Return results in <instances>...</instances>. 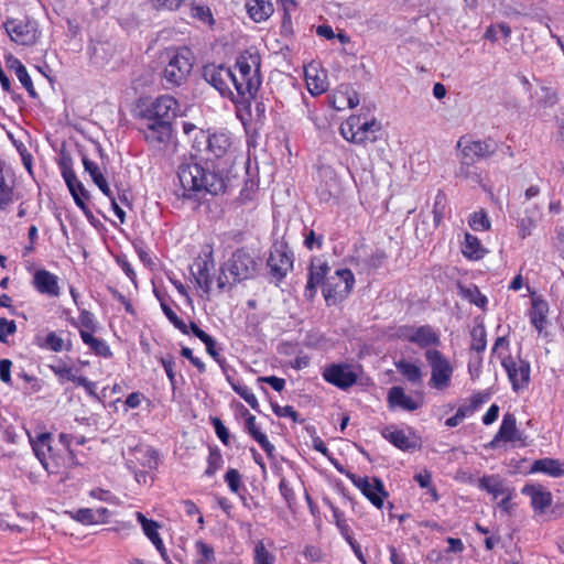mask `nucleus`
Returning a JSON list of instances; mask_svg holds the SVG:
<instances>
[{"label":"nucleus","instance_id":"1","mask_svg":"<svg viewBox=\"0 0 564 564\" xmlns=\"http://www.w3.org/2000/svg\"><path fill=\"white\" fill-rule=\"evenodd\" d=\"M177 176L184 197L191 198L198 193L217 195L225 189V175L216 169L210 171L197 162L181 164Z\"/></svg>","mask_w":564,"mask_h":564},{"label":"nucleus","instance_id":"2","mask_svg":"<svg viewBox=\"0 0 564 564\" xmlns=\"http://www.w3.org/2000/svg\"><path fill=\"white\" fill-rule=\"evenodd\" d=\"M260 62V55L251 51L237 57L231 80L237 104L249 102L256 97L262 82Z\"/></svg>","mask_w":564,"mask_h":564},{"label":"nucleus","instance_id":"3","mask_svg":"<svg viewBox=\"0 0 564 564\" xmlns=\"http://www.w3.org/2000/svg\"><path fill=\"white\" fill-rule=\"evenodd\" d=\"M198 133L199 137L196 135L194 139V148L197 151L205 150L207 162L226 176L235 163L230 134L226 131L207 133L204 130H199Z\"/></svg>","mask_w":564,"mask_h":564},{"label":"nucleus","instance_id":"4","mask_svg":"<svg viewBox=\"0 0 564 564\" xmlns=\"http://www.w3.org/2000/svg\"><path fill=\"white\" fill-rule=\"evenodd\" d=\"M492 355L500 361L516 392L528 388L530 382V364L509 355V341L505 337H498L492 347Z\"/></svg>","mask_w":564,"mask_h":564},{"label":"nucleus","instance_id":"5","mask_svg":"<svg viewBox=\"0 0 564 564\" xmlns=\"http://www.w3.org/2000/svg\"><path fill=\"white\" fill-rule=\"evenodd\" d=\"M28 437L36 458L47 473L58 474L70 464L73 453L67 451L66 454H61L54 451L51 433H39L36 436L28 433Z\"/></svg>","mask_w":564,"mask_h":564},{"label":"nucleus","instance_id":"6","mask_svg":"<svg viewBox=\"0 0 564 564\" xmlns=\"http://www.w3.org/2000/svg\"><path fill=\"white\" fill-rule=\"evenodd\" d=\"M194 54L187 47H178L166 52V65L163 70V78L169 87L183 85L192 73Z\"/></svg>","mask_w":564,"mask_h":564},{"label":"nucleus","instance_id":"7","mask_svg":"<svg viewBox=\"0 0 564 564\" xmlns=\"http://www.w3.org/2000/svg\"><path fill=\"white\" fill-rule=\"evenodd\" d=\"M424 356L431 368L430 387L437 391L447 390L452 384L454 366L437 349H427Z\"/></svg>","mask_w":564,"mask_h":564},{"label":"nucleus","instance_id":"8","mask_svg":"<svg viewBox=\"0 0 564 564\" xmlns=\"http://www.w3.org/2000/svg\"><path fill=\"white\" fill-rule=\"evenodd\" d=\"M380 124L376 119L362 120L360 116H350L340 124V134L352 143L373 141Z\"/></svg>","mask_w":564,"mask_h":564},{"label":"nucleus","instance_id":"9","mask_svg":"<svg viewBox=\"0 0 564 564\" xmlns=\"http://www.w3.org/2000/svg\"><path fill=\"white\" fill-rule=\"evenodd\" d=\"M355 284V278L350 270L340 269L330 275L323 284V295L328 305H335L346 299Z\"/></svg>","mask_w":564,"mask_h":564},{"label":"nucleus","instance_id":"10","mask_svg":"<svg viewBox=\"0 0 564 564\" xmlns=\"http://www.w3.org/2000/svg\"><path fill=\"white\" fill-rule=\"evenodd\" d=\"M3 28L17 45L34 46L41 37L37 22L31 19H8Z\"/></svg>","mask_w":564,"mask_h":564},{"label":"nucleus","instance_id":"11","mask_svg":"<svg viewBox=\"0 0 564 564\" xmlns=\"http://www.w3.org/2000/svg\"><path fill=\"white\" fill-rule=\"evenodd\" d=\"M204 79L210 84L219 94L237 104L232 89V69L224 65L207 64L203 69Z\"/></svg>","mask_w":564,"mask_h":564},{"label":"nucleus","instance_id":"12","mask_svg":"<svg viewBox=\"0 0 564 564\" xmlns=\"http://www.w3.org/2000/svg\"><path fill=\"white\" fill-rule=\"evenodd\" d=\"M458 156L462 164L469 165L490 156L495 148L489 141L474 140L471 137L463 135L457 141Z\"/></svg>","mask_w":564,"mask_h":564},{"label":"nucleus","instance_id":"13","mask_svg":"<svg viewBox=\"0 0 564 564\" xmlns=\"http://www.w3.org/2000/svg\"><path fill=\"white\" fill-rule=\"evenodd\" d=\"M500 442L511 443L513 446L518 447L528 445L527 436L523 432L518 430L517 420L512 413H506L503 415L500 427L488 446L495 448Z\"/></svg>","mask_w":564,"mask_h":564},{"label":"nucleus","instance_id":"14","mask_svg":"<svg viewBox=\"0 0 564 564\" xmlns=\"http://www.w3.org/2000/svg\"><path fill=\"white\" fill-rule=\"evenodd\" d=\"M258 263L250 252L239 249L226 263V271L238 281L247 280L256 274Z\"/></svg>","mask_w":564,"mask_h":564},{"label":"nucleus","instance_id":"15","mask_svg":"<svg viewBox=\"0 0 564 564\" xmlns=\"http://www.w3.org/2000/svg\"><path fill=\"white\" fill-rule=\"evenodd\" d=\"M322 377L326 382L346 390L357 382L358 371L348 364H332L323 369Z\"/></svg>","mask_w":564,"mask_h":564},{"label":"nucleus","instance_id":"16","mask_svg":"<svg viewBox=\"0 0 564 564\" xmlns=\"http://www.w3.org/2000/svg\"><path fill=\"white\" fill-rule=\"evenodd\" d=\"M348 478L375 507L378 509L383 507V500L388 494L379 478L361 477L355 474H349Z\"/></svg>","mask_w":564,"mask_h":564},{"label":"nucleus","instance_id":"17","mask_svg":"<svg viewBox=\"0 0 564 564\" xmlns=\"http://www.w3.org/2000/svg\"><path fill=\"white\" fill-rule=\"evenodd\" d=\"M398 336L399 338L413 343L421 348H425L426 350L432 349L431 347L438 346L441 343L438 334L429 325L420 327H400Z\"/></svg>","mask_w":564,"mask_h":564},{"label":"nucleus","instance_id":"18","mask_svg":"<svg viewBox=\"0 0 564 564\" xmlns=\"http://www.w3.org/2000/svg\"><path fill=\"white\" fill-rule=\"evenodd\" d=\"M270 273L281 281L293 268V253L284 243H274L268 259Z\"/></svg>","mask_w":564,"mask_h":564},{"label":"nucleus","instance_id":"19","mask_svg":"<svg viewBox=\"0 0 564 564\" xmlns=\"http://www.w3.org/2000/svg\"><path fill=\"white\" fill-rule=\"evenodd\" d=\"M178 111L177 100L169 95L158 97L145 110L141 118H152L156 121L172 122Z\"/></svg>","mask_w":564,"mask_h":564},{"label":"nucleus","instance_id":"20","mask_svg":"<svg viewBox=\"0 0 564 564\" xmlns=\"http://www.w3.org/2000/svg\"><path fill=\"white\" fill-rule=\"evenodd\" d=\"M144 140L152 147H161L169 142L172 135V126L165 121H156L152 118H142L140 128Z\"/></svg>","mask_w":564,"mask_h":564},{"label":"nucleus","instance_id":"21","mask_svg":"<svg viewBox=\"0 0 564 564\" xmlns=\"http://www.w3.org/2000/svg\"><path fill=\"white\" fill-rule=\"evenodd\" d=\"M304 77L307 90L312 96H319L328 89L327 72L318 62L312 61L305 65Z\"/></svg>","mask_w":564,"mask_h":564},{"label":"nucleus","instance_id":"22","mask_svg":"<svg viewBox=\"0 0 564 564\" xmlns=\"http://www.w3.org/2000/svg\"><path fill=\"white\" fill-rule=\"evenodd\" d=\"M388 406L391 410L400 409L403 411H415L423 405L422 394L416 397L406 394L402 387H392L387 397Z\"/></svg>","mask_w":564,"mask_h":564},{"label":"nucleus","instance_id":"23","mask_svg":"<svg viewBox=\"0 0 564 564\" xmlns=\"http://www.w3.org/2000/svg\"><path fill=\"white\" fill-rule=\"evenodd\" d=\"M521 494L530 498L533 511L543 514L552 506V492L541 484H528L521 489Z\"/></svg>","mask_w":564,"mask_h":564},{"label":"nucleus","instance_id":"24","mask_svg":"<svg viewBox=\"0 0 564 564\" xmlns=\"http://www.w3.org/2000/svg\"><path fill=\"white\" fill-rule=\"evenodd\" d=\"M135 518L140 523L144 535L151 541L161 557L165 562H170V557L162 538L160 536L159 530L161 524L152 519H148L142 512H135Z\"/></svg>","mask_w":564,"mask_h":564},{"label":"nucleus","instance_id":"25","mask_svg":"<svg viewBox=\"0 0 564 564\" xmlns=\"http://www.w3.org/2000/svg\"><path fill=\"white\" fill-rule=\"evenodd\" d=\"M381 435L401 451H410L416 447V438L411 429L402 430L395 425L386 426Z\"/></svg>","mask_w":564,"mask_h":564},{"label":"nucleus","instance_id":"26","mask_svg":"<svg viewBox=\"0 0 564 564\" xmlns=\"http://www.w3.org/2000/svg\"><path fill=\"white\" fill-rule=\"evenodd\" d=\"M32 284L40 294L50 297H58L61 294L58 276L45 269L35 271Z\"/></svg>","mask_w":564,"mask_h":564},{"label":"nucleus","instance_id":"27","mask_svg":"<svg viewBox=\"0 0 564 564\" xmlns=\"http://www.w3.org/2000/svg\"><path fill=\"white\" fill-rule=\"evenodd\" d=\"M239 411L242 417L246 420V431L258 442L262 449L272 456L275 449L274 445L268 440L267 435L261 432L257 424L256 416L252 415L243 404H239Z\"/></svg>","mask_w":564,"mask_h":564},{"label":"nucleus","instance_id":"28","mask_svg":"<svg viewBox=\"0 0 564 564\" xmlns=\"http://www.w3.org/2000/svg\"><path fill=\"white\" fill-rule=\"evenodd\" d=\"M329 105L338 111L346 108H355L359 105V96L348 85H340L334 94L329 96Z\"/></svg>","mask_w":564,"mask_h":564},{"label":"nucleus","instance_id":"29","mask_svg":"<svg viewBox=\"0 0 564 564\" xmlns=\"http://www.w3.org/2000/svg\"><path fill=\"white\" fill-rule=\"evenodd\" d=\"M478 487L497 499L503 495L514 494L508 482L499 475H485L478 480Z\"/></svg>","mask_w":564,"mask_h":564},{"label":"nucleus","instance_id":"30","mask_svg":"<svg viewBox=\"0 0 564 564\" xmlns=\"http://www.w3.org/2000/svg\"><path fill=\"white\" fill-rule=\"evenodd\" d=\"M63 178L76 203V205L82 209L86 210L85 199L87 198V192L83 185V183L77 178L74 170L69 166H63L62 170Z\"/></svg>","mask_w":564,"mask_h":564},{"label":"nucleus","instance_id":"31","mask_svg":"<svg viewBox=\"0 0 564 564\" xmlns=\"http://www.w3.org/2000/svg\"><path fill=\"white\" fill-rule=\"evenodd\" d=\"M531 474H543L551 478L564 477V459L544 457L533 462Z\"/></svg>","mask_w":564,"mask_h":564},{"label":"nucleus","instance_id":"32","mask_svg":"<svg viewBox=\"0 0 564 564\" xmlns=\"http://www.w3.org/2000/svg\"><path fill=\"white\" fill-rule=\"evenodd\" d=\"M328 270L329 268L325 262H313L311 264L308 280L304 292V296L307 300H312L316 295L317 288L323 283Z\"/></svg>","mask_w":564,"mask_h":564},{"label":"nucleus","instance_id":"33","mask_svg":"<svg viewBox=\"0 0 564 564\" xmlns=\"http://www.w3.org/2000/svg\"><path fill=\"white\" fill-rule=\"evenodd\" d=\"M245 7L250 19L257 23L268 20L274 11L271 0H246Z\"/></svg>","mask_w":564,"mask_h":564},{"label":"nucleus","instance_id":"34","mask_svg":"<svg viewBox=\"0 0 564 564\" xmlns=\"http://www.w3.org/2000/svg\"><path fill=\"white\" fill-rule=\"evenodd\" d=\"M460 250L463 256L471 261H478L487 254V249L481 245L480 240L470 232H465Z\"/></svg>","mask_w":564,"mask_h":564},{"label":"nucleus","instance_id":"35","mask_svg":"<svg viewBox=\"0 0 564 564\" xmlns=\"http://www.w3.org/2000/svg\"><path fill=\"white\" fill-rule=\"evenodd\" d=\"M547 313V302L541 297H533L530 310V321L539 333H541L545 327Z\"/></svg>","mask_w":564,"mask_h":564},{"label":"nucleus","instance_id":"36","mask_svg":"<svg viewBox=\"0 0 564 564\" xmlns=\"http://www.w3.org/2000/svg\"><path fill=\"white\" fill-rule=\"evenodd\" d=\"M195 267L196 272L193 273L195 282L204 293L208 294L213 284V278L210 274L213 263L208 260H199L195 263Z\"/></svg>","mask_w":564,"mask_h":564},{"label":"nucleus","instance_id":"37","mask_svg":"<svg viewBox=\"0 0 564 564\" xmlns=\"http://www.w3.org/2000/svg\"><path fill=\"white\" fill-rule=\"evenodd\" d=\"M78 317L72 322V325L78 329L79 336L82 337V333L95 334L98 329V322L95 315L83 307H78Z\"/></svg>","mask_w":564,"mask_h":564},{"label":"nucleus","instance_id":"38","mask_svg":"<svg viewBox=\"0 0 564 564\" xmlns=\"http://www.w3.org/2000/svg\"><path fill=\"white\" fill-rule=\"evenodd\" d=\"M83 343L89 347V349L99 357L111 358L112 351L107 341L102 338L95 337L94 334L82 333Z\"/></svg>","mask_w":564,"mask_h":564},{"label":"nucleus","instance_id":"39","mask_svg":"<svg viewBox=\"0 0 564 564\" xmlns=\"http://www.w3.org/2000/svg\"><path fill=\"white\" fill-rule=\"evenodd\" d=\"M156 299L160 301L161 308L169 319V322L178 329L182 334L188 335L191 330V324L187 325L183 319H181L176 313L166 304L163 296L160 295L159 292L154 291Z\"/></svg>","mask_w":564,"mask_h":564},{"label":"nucleus","instance_id":"40","mask_svg":"<svg viewBox=\"0 0 564 564\" xmlns=\"http://www.w3.org/2000/svg\"><path fill=\"white\" fill-rule=\"evenodd\" d=\"M398 371L410 382L419 383L422 380V370L415 364L401 360L395 364Z\"/></svg>","mask_w":564,"mask_h":564},{"label":"nucleus","instance_id":"41","mask_svg":"<svg viewBox=\"0 0 564 564\" xmlns=\"http://www.w3.org/2000/svg\"><path fill=\"white\" fill-rule=\"evenodd\" d=\"M468 225L474 231H488L491 228V220L486 210L479 209L469 215Z\"/></svg>","mask_w":564,"mask_h":564},{"label":"nucleus","instance_id":"42","mask_svg":"<svg viewBox=\"0 0 564 564\" xmlns=\"http://www.w3.org/2000/svg\"><path fill=\"white\" fill-rule=\"evenodd\" d=\"M191 330L192 333L199 338L206 346L207 352L217 361H219V352L216 349L215 339L200 329L194 322H191Z\"/></svg>","mask_w":564,"mask_h":564},{"label":"nucleus","instance_id":"43","mask_svg":"<svg viewBox=\"0 0 564 564\" xmlns=\"http://www.w3.org/2000/svg\"><path fill=\"white\" fill-rule=\"evenodd\" d=\"M191 17L208 26H213L215 23V19L212 13V10L206 4L192 3L191 4Z\"/></svg>","mask_w":564,"mask_h":564},{"label":"nucleus","instance_id":"44","mask_svg":"<svg viewBox=\"0 0 564 564\" xmlns=\"http://www.w3.org/2000/svg\"><path fill=\"white\" fill-rule=\"evenodd\" d=\"M53 373L58 378L61 382L72 381L73 383H77L80 376H78L72 367L66 365L65 362H59L56 365L50 366Z\"/></svg>","mask_w":564,"mask_h":564},{"label":"nucleus","instance_id":"45","mask_svg":"<svg viewBox=\"0 0 564 564\" xmlns=\"http://www.w3.org/2000/svg\"><path fill=\"white\" fill-rule=\"evenodd\" d=\"M275 555L270 552L263 541H258L253 549V564H274Z\"/></svg>","mask_w":564,"mask_h":564},{"label":"nucleus","instance_id":"46","mask_svg":"<svg viewBox=\"0 0 564 564\" xmlns=\"http://www.w3.org/2000/svg\"><path fill=\"white\" fill-rule=\"evenodd\" d=\"M232 390L239 394L253 410H259V401L252 390L240 383V382H230Z\"/></svg>","mask_w":564,"mask_h":564},{"label":"nucleus","instance_id":"47","mask_svg":"<svg viewBox=\"0 0 564 564\" xmlns=\"http://www.w3.org/2000/svg\"><path fill=\"white\" fill-rule=\"evenodd\" d=\"M195 550L198 558L196 564H206L215 561V552L212 545L205 543L202 540L195 542Z\"/></svg>","mask_w":564,"mask_h":564},{"label":"nucleus","instance_id":"48","mask_svg":"<svg viewBox=\"0 0 564 564\" xmlns=\"http://www.w3.org/2000/svg\"><path fill=\"white\" fill-rule=\"evenodd\" d=\"M224 465L223 455L219 449H210L207 457V468L205 475L214 476Z\"/></svg>","mask_w":564,"mask_h":564},{"label":"nucleus","instance_id":"49","mask_svg":"<svg viewBox=\"0 0 564 564\" xmlns=\"http://www.w3.org/2000/svg\"><path fill=\"white\" fill-rule=\"evenodd\" d=\"M14 202L13 188L6 182L4 177L0 178V212L6 210Z\"/></svg>","mask_w":564,"mask_h":564},{"label":"nucleus","instance_id":"50","mask_svg":"<svg viewBox=\"0 0 564 564\" xmlns=\"http://www.w3.org/2000/svg\"><path fill=\"white\" fill-rule=\"evenodd\" d=\"M446 205V196L443 192H438L434 198L433 216L434 224L438 226L444 217Z\"/></svg>","mask_w":564,"mask_h":564},{"label":"nucleus","instance_id":"51","mask_svg":"<svg viewBox=\"0 0 564 564\" xmlns=\"http://www.w3.org/2000/svg\"><path fill=\"white\" fill-rule=\"evenodd\" d=\"M225 481L227 482L229 489L234 494H238L242 482L241 476L237 469L230 468L225 475Z\"/></svg>","mask_w":564,"mask_h":564},{"label":"nucleus","instance_id":"52","mask_svg":"<svg viewBox=\"0 0 564 564\" xmlns=\"http://www.w3.org/2000/svg\"><path fill=\"white\" fill-rule=\"evenodd\" d=\"M473 341L471 349L482 351L486 348V332L484 327H475L471 332Z\"/></svg>","mask_w":564,"mask_h":564},{"label":"nucleus","instance_id":"53","mask_svg":"<svg viewBox=\"0 0 564 564\" xmlns=\"http://www.w3.org/2000/svg\"><path fill=\"white\" fill-rule=\"evenodd\" d=\"M73 518L76 521H78L79 523L85 524V525L97 524L96 523V519H95V514H94V509H90V508L78 509L74 513Z\"/></svg>","mask_w":564,"mask_h":564},{"label":"nucleus","instance_id":"54","mask_svg":"<svg viewBox=\"0 0 564 564\" xmlns=\"http://www.w3.org/2000/svg\"><path fill=\"white\" fill-rule=\"evenodd\" d=\"M82 161L85 171L90 175L93 182H96V180H99L104 176L99 165L91 161L87 155H83Z\"/></svg>","mask_w":564,"mask_h":564},{"label":"nucleus","instance_id":"55","mask_svg":"<svg viewBox=\"0 0 564 564\" xmlns=\"http://www.w3.org/2000/svg\"><path fill=\"white\" fill-rule=\"evenodd\" d=\"M15 76L18 77L19 82L21 83V85L26 89V91L29 93V95L31 97H35L36 96V91H35V88L33 86V82L25 68L22 67L20 69H18V72L15 73Z\"/></svg>","mask_w":564,"mask_h":564},{"label":"nucleus","instance_id":"56","mask_svg":"<svg viewBox=\"0 0 564 564\" xmlns=\"http://www.w3.org/2000/svg\"><path fill=\"white\" fill-rule=\"evenodd\" d=\"M17 330V325L14 321H9L6 317H0V341L7 343L8 337L14 334Z\"/></svg>","mask_w":564,"mask_h":564},{"label":"nucleus","instance_id":"57","mask_svg":"<svg viewBox=\"0 0 564 564\" xmlns=\"http://www.w3.org/2000/svg\"><path fill=\"white\" fill-rule=\"evenodd\" d=\"M185 1L186 0H153V7L158 10L175 11L180 9Z\"/></svg>","mask_w":564,"mask_h":564},{"label":"nucleus","instance_id":"58","mask_svg":"<svg viewBox=\"0 0 564 564\" xmlns=\"http://www.w3.org/2000/svg\"><path fill=\"white\" fill-rule=\"evenodd\" d=\"M213 426L215 429V433L218 438L225 444H229V432L227 427L223 424V422L218 417L212 419Z\"/></svg>","mask_w":564,"mask_h":564},{"label":"nucleus","instance_id":"59","mask_svg":"<svg viewBox=\"0 0 564 564\" xmlns=\"http://www.w3.org/2000/svg\"><path fill=\"white\" fill-rule=\"evenodd\" d=\"M45 344L50 349L56 352L62 351L64 348L63 338L56 335L54 332H51L46 335Z\"/></svg>","mask_w":564,"mask_h":564},{"label":"nucleus","instance_id":"60","mask_svg":"<svg viewBox=\"0 0 564 564\" xmlns=\"http://www.w3.org/2000/svg\"><path fill=\"white\" fill-rule=\"evenodd\" d=\"M11 366L12 362L9 359L0 360V380L7 384L11 383Z\"/></svg>","mask_w":564,"mask_h":564},{"label":"nucleus","instance_id":"61","mask_svg":"<svg viewBox=\"0 0 564 564\" xmlns=\"http://www.w3.org/2000/svg\"><path fill=\"white\" fill-rule=\"evenodd\" d=\"M534 226H535V223L531 218H522L518 224L519 236L521 238H525V237L530 236Z\"/></svg>","mask_w":564,"mask_h":564},{"label":"nucleus","instance_id":"62","mask_svg":"<svg viewBox=\"0 0 564 564\" xmlns=\"http://www.w3.org/2000/svg\"><path fill=\"white\" fill-rule=\"evenodd\" d=\"M303 554L305 558L311 562H319L323 558V553L321 549L314 545H306Z\"/></svg>","mask_w":564,"mask_h":564},{"label":"nucleus","instance_id":"63","mask_svg":"<svg viewBox=\"0 0 564 564\" xmlns=\"http://www.w3.org/2000/svg\"><path fill=\"white\" fill-rule=\"evenodd\" d=\"M143 400H145V397L141 392H132L127 397L124 405L127 409H137Z\"/></svg>","mask_w":564,"mask_h":564},{"label":"nucleus","instance_id":"64","mask_svg":"<svg viewBox=\"0 0 564 564\" xmlns=\"http://www.w3.org/2000/svg\"><path fill=\"white\" fill-rule=\"evenodd\" d=\"M145 460L142 463L143 466L149 469H154L158 467V453L153 448H147L144 451Z\"/></svg>","mask_w":564,"mask_h":564}]
</instances>
